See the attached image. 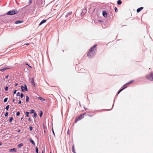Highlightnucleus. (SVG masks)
<instances>
[{
  "instance_id": "e433bc0d",
  "label": "nucleus",
  "mask_w": 153,
  "mask_h": 153,
  "mask_svg": "<svg viewBox=\"0 0 153 153\" xmlns=\"http://www.w3.org/2000/svg\"><path fill=\"white\" fill-rule=\"evenodd\" d=\"M20 95V93L19 92H18L17 93V94H16V95L17 96H19Z\"/></svg>"
},
{
  "instance_id": "412c9836",
  "label": "nucleus",
  "mask_w": 153,
  "mask_h": 153,
  "mask_svg": "<svg viewBox=\"0 0 153 153\" xmlns=\"http://www.w3.org/2000/svg\"><path fill=\"white\" fill-rule=\"evenodd\" d=\"M122 2L121 0H118L117 2V3L118 5H120L121 4Z\"/></svg>"
},
{
  "instance_id": "6e6552de",
  "label": "nucleus",
  "mask_w": 153,
  "mask_h": 153,
  "mask_svg": "<svg viewBox=\"0 0 153 153\" xmlns=\"http://www.w3.org/2000/svg\"><path fill=\"white\" fill-rule=\"evenodd\" d=\"M72 12H68L67 14L65 15V18H70L71 16V15L72 14Z\"/></svg>"
},
{
  "instance_id": "e2e57ef3",
  "label": "nucleus",
  "mask_w": 153,
  "mask_h": 153,
  "mask_svg": "<svg viewBox=\"0 0 153 153\" xmlns=\"http://www.w3.org/2000/svg\"><path fill=\"white\" fill-rule=\"evenodd\" d=\"M126 84H125V85H123V86H124V85H126Z\"/></svg>"
},
{
  "instance_id": "864d4df0",
  "label": "nucleus",
  "mask_w": 153,
  "mask_h": 153,
  "mask_svg": "<svg viewBox=\"0 0 153 153\" xmlns=\"http://www.w3.org/2000/svg\"><path fill=\"white\" fill-rule=\"evenodd\" d=\"M29 45V43H26L25 44V45Z\"/></svg>"
},
{
  "instance_id": "0eeeda50",
  "label": "nucleus",
  "mask_w": 153,
  "mask_h": 153,
  "mask_svg": "<svg viewBox=\"0 0 153 153\" xmlns=\"http://www.w3.org/2000/svg\"><path fill=\"white\" fill-rule=\"evenodd\" d=\"M44 0H37L36 1V3L38 5H42L44 4Z\"/></svg>"
},
{
  "instance_id": "c85d7f7f",
  "label": "nucleus",
  "mask_w": 153,
  "mask_h": 153,
  "mask_svg": "<svg viewBox=\"0 0 153 153\" xmlns=\"http://www.w3.org/2000/svg\"><path fill=\"white\" fill-rule=\"evenodd\" d=\"M7 100H8L7 97H6V98H5L4 100V101H3L4 102H6L7 101Z\"/></svg>"
},
{
  "instance_id": "6ab92c4d",
  "label": "nucleus",
  "mask_w": 153,
  "mask_h": 153,
  "mask_svg": "<svg viewBox=\"0 0 153 153\" xmlns=\"http://www.w3.org/2000/svg\"><path fill=\"white\" fill-rule=\"evenodd\" d=\"M72 152L74 153H76L75 150V149H74V145H73V146L72 147Z\"/></svg>"
},
{
  "instance_id": "7c9ffc66",
  "label": "nucleus",
  "mask_w": 153,
  "mask_h": 153,
  "mask_svg": "<svg viewBox=\"0 0 153 153\" xmlns=\"http://www.w3.org/2000/svg\"><path fill=\"white\" fill-rule=\"evenodd\" d=\"M134 81L133 80H131L129 82H128L126 84H131V83L133 82H134Z\"/></svg>"
},
{
  "instance_id": "58836bf2",
  "label": "nucleus",
  "mask_w": 153,
  "mask_h": 153,
  "mask_svg": "<svg viewBox=\"0 0 153 153\" xmlns=\"http://www.w3.org/2000/svg\"><path fill=\"white\" fill-rule=\"evenodd\" d=\"M25 64V65H28L30 68H32V67L30 66L27 63H26Z\"/></svg>"
},
{
  "instance_id": "09e8293b",
  "label": "nucleus",
  "mask_w": 153,
  "mask_h": 153,
  "mask_svg": "<svg viewBox=\"0 0 153 153\" xmlns=\"http://www.w3.org/2000/svg\"><path fill=\"white\" fill-rule=\"evenodd\" d=\"M84 108L85 110H88L87 108H85V107H84Z\"/></svg>"
},
{
  "instance_id": "9b49d317",
  "label": "nucleus",
  "mask_w": 153,
  "mask_h": 153,
  "mask_svg": "<svg viewBox=\"0 0 153 153\" xmlns=\"http://www.w3.org/2000/svg\"><path fill=\"white\" fill-rule=\"evenodd\" d=\"M31 83L33 84V85L35 87L36 85L35 83V82L34 81V78H32L31 79Z\"/></svg>"
},
{
  "instance_id": "13d9d810",
  "label": "nucleus",
  "mask_w": 153,
  "mask_h": 153,
  "mask_svg": "<svg viewBox=\"0 0 153 153\" xmlns=\"http://www.w3.org/2000/svg\"><path fill=\"white\" fill-rule=\"evenodd\" d=\"M24 115H23L22 116V117H23V118H24Z\"/></svg>"
},
{
  "instance_id": "c03bdc74",
  "label": "nucleus",
  "mask_w": 153,
  "mask_h": 153,
  "mask_svg": "<svg viewBox=\"0 0 153 153\" xmlns=\"http://www.w3.org/2000/svg\"><path fill=\"white\" fill-rule=\"evenodd\" d=\"M28 121H29V122H30L31 120V118H29V119H28Z\"/></svg>"
},
{
  "instance_id": "680f3d73",
  "label": "nucleus",
  "mask_w": 153,
  "mask_h": 153,
  "mask_svg": "<svg viewBox=\"0 0 153 153\" xmlns=\"http://www.w3.org/2000/svg\"><path fill=\"white\" fill-rule=\"evenodd\" d=\"M16 102H17V100H16Z\"/></svg>"
},
{
  "instance_id": "7ed1b4c3",
  "label": "nucleus",
  "mask_w": 153,
  "mask_h": 153,
  "mask_svg": "<svg viewBox=\"0 0 153 153\" xmlns=\"http://www.w3.org/2000/svg\"><path fill=\"white\" fill-rule=\"evenodd\" d=\"M127 86H124V87H123L122 88L120 89L119 91H118V92L117 93V96H116L115 97V98H114V103H113V105H112V108L111 109H106V111H109V110H111L112 108H113V106H114V102H115V100L117 98V95L121 92L124 89H125L126 88H127Z\"/></svg>"
},
{
  "instance_id": "49530a36",
  "label": "nucleus",
  "mask_w": 153,
  "mask_h": 153,
  "mask_svg": "<svg viewBox=\"0 0 153 153\" xmlns=\"http://www.w3.org/2000/svg\"><path fill=\"white\" fill-rule=\"evenodd\" d=\"M69 129H68L67 131V133L68 134H69Z\"/></svg>"
},
{
  "instance_id": "69168bd1",
  "label": "nucleus",
  "mask_w": 153,
  "mask_h": 153,
  "mask_svg": "<svg viewBox=\"0 0 153 153\" xmlns=\"http://www.w3.org/2000/svg\"><path fill=\"white\" fill-rule=\"evenodd\" d=\"M50 153H51V152H50Z\"/></svg>"
},
{
  "instance_id": "bb28decb",
  "label": "nucleus",
  "mask_w": 153,
  "mask_h": 153,
  "mask_svg": "<svg viewBox=\"0 0 153 153\" xmlns=\"http://www.w3.org/2000/svg\"><path fill=\"white\" fill-rule=\"evenodd\" d=\"M35 110L33 109H31L30 110V112H29L30 114L34 113L35 112Z\"/></svg>"
},
{
  "instance_id": "37998d69",
  "label": "nucleus",
  "mask_w": 153,
  "mask_h": 153,
  "mask_svg": "<svg viewBox=\"0 0 153 153\" xmlns=\"http://www.w3.org/2000/svg\"><path fill=\"white\" fill-rule=\"evenodd\" d=\"M8 76H9V75H7L6 76H5V78H7H7H8Z\"/></svg>"
},
{
  "instance_id": "4468645a",
  "label": "nucleus",
  "mask_w": 153,
  "mask_h": 153,
  "mask_svg": "<svg viewBox=\"0 0 153 153\" xmlns=\"http://www.w3.org/2000/svg\"><path fill=\"white\" fill-rule=\"evenodd\" d=\"M143 9V7H141L140 8H138L137 9V13H139L140 12L141 10Z\"/></svg>"
},
{
  "instance_id": "052dcab7",
  "label": "nucleus",
  "mask_w": 153,
  "mask_h": 153,
  "mask_svg": "<svg viewBox=\"0 0 153 153\" xmlns=\"http://www.w3.org/2000/svg\"><path fill=\"white\" fill-rule=\"evenodd\" d=\"M44 132H45V130L44 131Z\"/></svg>"
},
{
  "instance_id": "4c0bfd02",
  "label": "nucleus",
  "mask_w": 153,
  "mask_h": 153,
  "mask_svg": "<svg viewBox=\"0 0 153 153\" xmlns=\"http://www.w3.org/2000/svg\"><path fill=\"white\" fill-rule=\"evenodd\" d=\"M16 91H17V90H14L13 92V94H16Z\"/></svg>"
},
{
  "instance_id": "423d86ee",
  "label": "nucleus",
  "mask_w": 153,
  "mask_h": 153,
  "mask_svg": "<svg viewBox=\"0 0 153 153\" xmlns=\"http://www.w3.org/2000/svg\"><path fill=\"white\" fill-rule=\"evenodd\" d=\"M21 91L22 92H24V91H28L27 86L25 84L24 85V86L23 85H21Z\"/></svg>"
},
{
  "instance_id": "bf43d9fd",
  "label": "nucleus",
  "mask_w": 153,
  "mask_h": 153,
  "mask_svg": "<svg viewBox=\"0 0 153 153\" xmlns=\"http://www.w3.org/2000/svg\"><path fill=\"white\" fill-rule=\"evenodd\" d=\"M42 153H44L43 150L42 151Z\"/></svg>"
},
{
  "instance_id": "72a5a7b5",
  "label": "nucleus",
  "mask_w": 153,
  "mask_h": 153,
  "mask_svg": "<svg viewBox=\"0 0 153 153\" xmlns=\"http://www.w3.org/2000/svg\"><path fill=\"white\" fill-rule=\"evenodd\" d=\"M8 87L6 86V87L4 88V89L5 91H8Z\"/></svg>"
},
{
  "instance_id": "a878e982",
  "label": "nucleus",
  "mask_w": 153,
  "mask_h": 153,
  "mask_svg": "<svg viewBox=\"0 0 153 153\" xmlns=\"http://www.w3.org/2000/svg\"><path fill=\"white\" fill-rule=\"evenodd\" d=\"M37 114H36V112H35L33 113V117H34L36 118L37 117Z\"/></svg>"
},
{
  "instance_id": "ea45409f",
  "label": "nucleus",
  "mask_w": 153,
  "mask_h": 153,
  "mask_svg": "<svg viewBox=\"0 0 153 153\" xmlns=\"http://www.w3.org/2000/svg\"><path fill=\"white\" fill-rule=\"evenodd\" d=\"M8 112H6L5 114V117L7 116L8 115Z\"/></svg>"
},
{
  "instance_id": "f8f14e48",
  "label": "nucleus",
  "mask_w": 153,
  "mask_h": 153,
  "mask_svg": "<svg viewBox=\"0 0 153 153\" xmlns=\"http://www.w3.org/2000/svg\"><path fill=\"white\" fill-rule=\"evenodd\" d=\"M10 69V68L8 67H4L3 69H0V71H4L7 69Z\"/></svg>"
},
{
  "instance_id": "ddd939ff",
  "label": "nucleus",
  "mask_w": 153,
  "mask_h": 153,
  "mask_svg": "<svg viewBox=\"0 0 153 153\" xmlns=\"http://www.w3.org/2000/svg\"><path fill=\"white\" fill-rule=\"evenodd\" d=\"M47 20V19H43V20L39 23V26H40L42 24H44V23H45Z\"/></svg>"
},
{
  "instance_id": "1a4fd4ad",
  "label": "nucleus",
  "mask_w": 153,
  "mask_h": 153,
  "mask_svg": "<svg viewBox=\"0 0 153 153\" xmlns=\"http://www.w3.org/2000/svg\"><path fill=\"white\" fill-rule=\"evenodd\" d=\"M102 14L103 16L105 17H106L107 16L108 13L105 11H102Z\"/></svg>"
},
{
  "instance_id": "a211bd4d",
  "label": "nucleus",
  "mask_w": 153,
  "mask_h": 153,
  "mask_svg": "<svg viewBox=\"0 0 153 153\" xmlns=\"http://www.w3.org/2000/svg\"><path fill=\"white\" fill-rule=\"evenodd\" d=\"M29 140H30V142L31 143H32L34 145H35V143L34 141L32 139L30 138Z\"/></svg>"
},
{
  "instance_id": "4be33fe9",
  "label": "nucleus",
  "mask_w": 153,
  "mask_h": 153,
  "mask_svg": "<svg viewBox=\"0 0 153 153\" xmlns=\"http://www.w3.org/2000/svg\"><path fill=\"white\" fill-rule=\"evenodd\" d=\"M26 102H28L29 101V97H28V96L27 95L26 96Z\"/></svg>"
},
{
  "instance_id": "de8ad7c7",
  "label": "nucleus",
  "mask_w": 153,
  "mask_h": 153,
  "mask_svg": "<svg viewBox=\"0 0 153 153\" xmlns=\"http://www.w3.org/2000/svg\"><path fill=\"white\" fill-rule=\"evenodd\" d=\"M21 131L20 129H18V132L19 133Z\"/></svg>"
},
{
  "instance_id": "c756f323",
  "label": "nucleus",
  "mask_w": 153,
  "mask_h": 153,
  "mask_svg": "<svg viewBox=\"0 0 153 153\" xmlns=\"http://www.w3.org/2000/svg\"><path fill=\"white\" fill-rule=\"evenodd\" d=\"M35 151L36 152V153H39V149L37 147H36L35 148Z\"/></svg>"
},
{
  "instance_id": "39448f33",
  "label": "nucleus",
  "mask_w": 153,
  "mask_h": 153,
  "mask_svg": "<svg viewBox=\"0 0 153 153\" xmlns=\"http://www.w3.org/2000/svg\"><path fill=\"white\" fill-rule=\"evenodd\" d=\"M146 78L149 80L153 81V73L152 72L149 75L146 76Z\"/></svg>"
},
{
  "instance_id": "f704fd0d",
  "label": "nucleus",
  "mask_w": 153,
  "mask_h": 153,
  "mask_svg": "<svg viewBox=\"0 0 153 153\" xmlns=\"http://www.w3.org/2000/svg\"><path fill=\"white\" fill-rule=\"evenodd\" d=\"M29 128L30 130V131H31L33 129V127L31 126H30L29 127Z\"/></svg>"
},
{
  "instance_id": "b1692460",
  "label": "nucleus",
  "mask_w": 153,
  "mask_h": 153,
  "mask_svg": "<svg viewBox=\"0 0 153 153\" xmlns=\"http://www.w3.org/2000/svg\"><path fill=\"white\" fill-rule=\"evenodd\" d=\"M23 146V144L22 143H20V144H18L17 146L19 148H20V147H22V146Z\"/></svg>"
},
{
  "instance_id": "6e6d98bb",
  "label": "nucleus",
  "mask_w": 153,
  "mask_h": 153,
  "mask_svg": "<svg viewBox=\"0 0 153 153\" xmlns=\"http://www.w3.org/2000/svg\"><path fill=\"white\" fill-rule=\"evenodd\" d=\"M43 126L44 128H45V126H44V125L43 124Z\"/></svg>"
},
{
  "instance_id": "79ce46f5",
  "label": "nucleus",
  "mask_w": 153,
  "mask_h": 153,
  "mask_svg": "<svg viewBox=\"0 0 153 153\" xmlns=\"http://www.w3.org/2000/svg\"><path fill=\"white\" fill-rule=\"evenodd\" d=\"M21 101L20 100H19V102H18V104H21Z\"/></svg>"
},
{
  "instance_id": "f03ea898",
  "label": "nucleus",
  "mask_w": 153,
  "mask_h": 153,
  "mask_svg": "<svg viewBox=\"0 0 153 153\" xmlns=\"http://www.w3.org/2000/svg\"><path fill=\"white\" fill-rule=\"evenodd\" d=\"M18 13V11L15 9H13L8 11L6 13V14L8 15H13L16 14Z\"/></svg>"
},
{
  "instance_id": "8fccbe9b",
  "label": "nucleus",
  "mask_w": 153,
  "mask_h": 153,
  "mask_svg": "<svg viewBox=\"0 0 153 153\" xmlns=\"http://www.w3.org/2000/svg\"><path fill=\"white\" fill-rule=\"evenodd\" d=\"M15 100L13 98L12 102H14L15 101Z\"/></svg>"
},
{
  "instance_id": "a18cd8bd",
  "label": "nucleus",
  "mask_w": 153,
  "mask_h": 153,
  "mask_svg": "<svg viewBox=\"0 0 153 153\" xmlns=\"http://www.w3.org/2000/svg\"><path fill=\"white\" fill-rule=\"evenodd\" d=\"M18 85V84L17 83H16L15 84V86H16Z\"/></svg>"
},
{
  "instance_id": "5701e85b",
  "label": "nucleus",
  "mask_w": 153,
  "mask_h": 153,
  "mask_svg": "<svg viewBox=\"0 0 153 153\" xmlns=\"http://www.w3.org/2000/svg\"><path fill=\"white\" fill-rule=\"evenodd\" d=\"M43 115V112L42 111H40L39 114V115L40 117H41Z\"/></svg>"
},
{
  "instance_id": "4d7b16f0",
  "label": "nucleus",
  "mask_w": 153,
  "mask_h": 153,
  "mask_svg": "<svg viewBox=\"0 0 153 153\" xmlns=\"http://www.w3.org/2000/svg\"><path fill=\"white\" fill-rule=\"evenodd\" d=\"M99 21L100 22H102L101 20H99Z\"/></svg>"
},
{
  "instance_id": "aec40b11",
  "label": "nucleus",
  "mask_w": 153,
  "mask_h": 153,
  "mask_svg": "<svg viewBox=\"0 0 153 153\" xmlns=\"http://www.w3.org/2000/svg\"><path fill=\"white\" fill-rule=\"evenodd\" d=\"M24 113H25V117H27L29 116V114L30 113L29 112L26 111L25 112H24Z\"/></svg>"
},
{
  "instance_id": "2eb2a0df",
  "label": "nucleus",
  "mask_w": 153,
  "mask_h": 153,
  "mask_svg": "<svg viewBox=\"0 0 153 153\" xmlns=\"http://www.w3.org/2000/svg\"><path fill=\"white\" fill-rule=\"evenodd\" d=\"M9 151L10 152H16L17 151V149L15 148L11 149L9 150Z\"/></svg>"
},
{
  "instance_id": "603ef678",
  "label": "nucleus",
  "mask_w": 153,
  "mask_h": 153,
  "mask_svg": "<svg viewBox=\"0 0 153 153\" xmlns=\"http://www.w3.org/2000/svg\"><path fill=\"white\" fill-rule=\"evenodd\" d=\"M23 119V117H22L21 119V121H22V120Z\"/></svg>"
},
{
  "instance_id": "9d476101",
  "label": "nucleus",
  "mask_w": 153,
  "mask_h": 153,
  "mask_svg": "<svg viewBox=\"0 0 153 153\" xmlns=\"http://www.w3.org/2000/svg\"><path fill=\"white\" fill-rule=\"evenodd\" d=\"M86 10L85 9L82 10V12L80 13L81 16H83L85 14L86 12Z\"/></svg>"
},
{
  "instance_id": "2f4dec72",
  "label": "nucleus",
  "mask_w": 153,
  "mask_h": 153,
  "mask_svg": "<svg viewBox=\"0 0 153 153\" xmlns=\"http://www.w3.org/2000/svg\"><path fill=\"white\" fill-rule=\"evenodd\" d=\"M9 106H10V105H8L5 107V109L7 111L8 110L9 108Z\"/></svg>"
},
{
  "instance_id": "dca6fc26",
  "label": "nucleus",
  "mask_w": 153,
  "mask_h": 153,
  "mask_svg": "<svg viewBox=\"0 0 153 153\" xmlns=\"http://www.w3.org/2000/svg\"><path fill=\"white\" fill-rule=\"evenodd\" d=\"M23 22V21L21 20H17L15 22V23L16 24H20Z\"/></svg>"
},
{
  "instance_id": "473e14b6",
  "label": "nucleus",
  "mask_w": 153,
  "mask_h": 153,
  "mask_svg": "<svg viewBox=\"0 0 153 153\" xmlns=\"http://www.w3.org/2000/svg\"><path fill=\"white\" fill-rule=\"evenodd\" d=\"M20 114V112L19 111H18L16 113V115L17 116H19Z\"/></svg>"
},
{
  "instance_id": "c9c22d12",
  "label": "nucleus",
  "mask_w": 153,
  "mask_h": 153,
  "mask_svg": "<svg viewBox=\"0 0 153 153\" xmlns=\"http://www.w3.org/2000/svg\"><path fill=\"white\" fill-rule=\"evenodd\" d=\"M114 11L116 12H117L118 11L117 8L116 7H115L114 8Z\"/></svg>"
},
{
  "instance_id": "20e7f679",
  "label": "nucleus",
  "mask_w": 153,
  "mask_h": 153,
  "mask_svg": "<svg viewBox=\"0 0 153 153\" xmlns=\"http://www.w3.org/2000/svg\"><path fill=\"white\" fill-rule=\"evenodd\" d=\"M85 114V113H84L82 114H80L79 116L76 117L75 118L74 123H76L78 121L82 119L84 117V115Z\"/></svg>"
},
{
  "instance_id": "5fc2aeb1",
  "label": "nucleus",
  "mask_w": 153,
  "mask_h": 153,
  "mask_svg": "<svg viewBox=\"0 0 153 153\" xmlns=\"http://www.w3.org/2000/svg\"><path fill=\"white\" fill-rule=\"evenodd\" d=\"M32 1L31 0H29V2H30Z\"/></svg>"
},
{
  "instance_id": "a19ab883",
  "label": "nucleus",
  "mask_w": 153,
  "mask_h": 153,
  "mask_svg": "<svg viewBox=\"0 0 153 153\" xmlns=\"http://www.w3.org/2000/svg\"><path fill=\"white\" fill-rule=\"evenodd\" d=\"M52 132L53 133V134L54 135V136H55V134L54 132V131H53V128H52Z\"/></svg>"
},
{
  "instance_id": "3c124183",
  "label": "nucleus",
  "mask_w": 153,
  "mask_h": 153,
  "mask_svg": "<svg viewBox=\"0 0 153 153\" xmlns=\"http://www.w3.org/2000/svg\"><path fill=\"white\" fill-rule=\"evenodd\" d=\"M2 145V143H1V142H0V146H1V145Z\"/></svg>"
},
{
  "instance_id": "f257e3e1",
  "label": "nucleus",
  "mask_w": 153,
  "mask_h": 153,
  "mask_svg": "<svg viewBox=\"0 0 153 153\" xmlns=\"http://www.w3.org/2000/svg\"><path fill=\"white\" fill-rule=\"evenodd\" d=\"M97 45V44L94 45L89 50L88 52L87 55V56L89 58H92L94 56V54H93L92 52L94 51V49L96 47Z\"/></svg>"
},
{
  "instance_id": "0e129e2a",
  "label": "nucleus",
  "mask_w": 153,
  "mask_h": 153,
  "mask_svg": "<svg viewBox=\"0 0 153 153\" xmlns=\"http://www.w3.org/2000/svg\"><path fill=\"white\" fill-rule=\"evenodd\" d=\"M126 84H125V85H123V86H124V85H126Z\"/></svg>"
},
{
  "instance_id": "393cba45",
  "label": "nucleus",
  "mask_w": 153,
  "mask_h": 153,
  "mask_svg": "<svg viewBox=\"0 0 153 153\" xmlns=\"http://www.w3.org/2000/svg\"><path fill=\"white\" fill-rule=\"evenodd\" d=\"M20 97L21 98H22L24 97V99H25V95L23 94L22 93H21L20 94Z\"/></svg>"
},
{
  "instance_id": "cd10ccee",
  "label": "nucleus",
  "mask_w": 153,
  "mask_h": 153,
  "mask_svg": "<svg viewBox=\"0 0 153 153\" xmlns=\"http://www.w3.org/2000/svg\"><path fill=\"white\" fill-rule=\"evenodd\" d=\"M13 118L12 117H10L9 119V122H12V120H13Z\"/></svg>"
},
{
  "instance_id": "f3484780",
  "label": "nucleus",
  "mask_w": 153,
  "mask_h": 153,
  "mask_svg": "<svg viewBox=\"0 0 153 153\" xmlns=\"http://www.w3.org/2000/svg\"><path fill=\"white\" fill-rule=\"evenodd\" d=\"M38 99L40 100L42 102H43V101H45V99L40 97H38Z\"/></svg>"
}]
</instances>
